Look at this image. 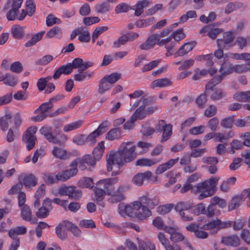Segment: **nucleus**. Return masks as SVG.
Segmentation results:
<instances>
[{
  "label": "nucleus",
  "instance_id": "obj_1",
  "mask_svg": "<svg viewBox=\"0 0 250 250\" xmlns=\"http://www.w3.org/2000/svg\"><path fill=\"white\" fill-rule=\"evenodd\" d=\"M135 149L136 146L131 142L122 143L117 151L109 154L107 159V171L119 169L125 163L134 160L136 157Z\"/></svg>",
  "mask_w": 250,
  "mask_h": 250
},
{
  "label": "nucleus",
  "instance_id": "obj_2",
  "mask_svg": "<svg viewBox=\"0 0 250 250\" xmlns=\"http://www.w3.org/2000/svg\"><path fill=\"white\" fill-rule=\"evenodd\" d=\"M219 179L217 177H211L208 180L198 183L193 187L186 182L180 190L182 193L191 190L193 193H200L198 199L202 200L205 198L212 196L215 192V188Z\"/></svg>",
  "mask_w": 250,
  "mask_h": 250
},
{
  "label": "nucleus",
  "instance_id": "obj_3",
  "mask_svg": "<svg viewBox=\"0 0 250 250\" xmlns=\"http://www.w3.org/2000/svg\"><path fill=\"white\" fill-rule=\"evenodd\" d=\"M117 177L106 178L103 185L106 187L107 195L110 196L108 201L112 203H117L125 199V192L129 189V186L124 184H120L116 188L114 185L118 182Z\"/></svg>",
  "mask_w": 250,
  "mask_h": 250
},
{
  "label": "nucleus",
  "instance_id": "obj_4",
  "mask_svg": "<svg viewBox=\"0 0 250 250\" xmlns=\"http://www.w3.org/2000/svg\"><path fill=\"white\" fill-rule=\"evenodd\" d=\"M106 180V178L100 180L97 182L94 189L95 200L97 203L103 207L104 205L102 201L104 198L105 194H107L106 187L103 184Z\"/></svg>",
  "mask_w": 250,
  "mask_h": 250
},
{
  "label": "nucleus",
  "instance_id": "obj_5",
  "mask_svg": "<svg viewBox=\"0 0 250 250\" xmlns=\"http://www.w3.org/2000/svg\"><path fill=\"white\" fill-rule=\"evenodd\" d=\"M37 130V127L32 126L27 129L25 134L22 137V140L26 143L28 150H31L35 145V142L37 139L34 135Z\"/></svg>",
  "mask_w": 250,
  "mask_h": 250
},
{
  "label": "nucleus",
  "instance_id": "obj_6",
  "mask_svg": "<svg viewBox=\"0 0 250 250\" xmlns=\"http://www.w3.org/2000/svg\"><path fill=\"white\" fill-rule=\"evenodd\" d=\"M157 180V177L156 176L152 177V173L150 171L137 173L132 179L133 183L139 186H142L145 181H150L155 182Z\"/></svg>",
  "mask_w": 250,
  "mask_h": 250
},
{
  "label": "nucleus",
  "instance_id": "obj_7",
  "mask_svg": "<svg viewBox=\"0 0 250 250\" xmlns=\"http://www.w3.org/2000/svg\"><path fill=\"white\" fill-rule=\"evenodd\" d=\"M159 109L157 106H150L144 108V106H140L132 114L134 118L137 120H142L147 116L152 114Z\"/></svg>",
  "mask_w": 250,
  "mask_h": 250
},
{
  "label": "nucleus",
  "instance_id": "obj_8",
  "mask_svg": "<svg viewBox=\"0 0 250 250\" xmlns=\"http://www.w3.org/2000/svg\"><path fill=\"white\" fill-rule=\"evenodd\" d=\"M53 105L50 102L43 103L35 111V113H38L40 112V114L32 118V120L35 122H41L45 119L47 114L46 112L51 109Z\"/></svg>",
  "mask_w": 250,
  "mask_h": 250
},
{
  "label": "nucleus",
  "instance_id": "obj_9",
  "mask_svg": "<svg viewBox=\"0 0 250 250\" xmlns=\"http://www.w3.org/2000/svg\"><path fill=\"white\" fill-rule=\"evenodd\" d=\"M107 124V121L103 122L96 130L90 133L87 137L85 136V141L90 143L91 145L95 144L96 142V138L105 132Z\"/></svg>",
  "mask_w": 250,
  "mask_h": 250
},
{
  "label": "nucleus",
  "instance_id": "obj_10",
  "mask_svg": "<svg viewBox=\"0 0 250 250\" xmlns=\"http://www.w3.org/2000/svg\"><path fill=\"white\" fill-rule=\"evenodd\" d=\"M234 39V33L232 32H226L224 33L222 39L217 40V46L222 48H227L231 47L234 45L232 44Z\"/></svg>",
  "mask_w": 250,
  "mask_h": 250
},
{
  "label": "nucleus",
  "instance_id": "obj_11",
  "mask_svg": "<svg viewBox=\"0 0 250 250\" xmlns=\"http://www.w3.org/2000/svg\"><path fill=\"white\" fill-rule=\"evenodd\" d=\"M163 230L166 232L170 234V239L174 243H177L185 239L184 235L179 232H178L177 228L172 227L165 226Z\"/></svg>",
  "mask_w": 250,
  "mask_h": 250
},
{
  "label": "nucleus",
  "instance_id": "obj_12",
  "mask_svg": "<svg viewBox=\"0 0 250 250\" xmlns=\"http://www.w3.org/2000/svg\"><path fill=\"white\" fill-rule=\"evenodd\" d=\"M221 243L227 246L237 247L240 245L241 240L236 234H231L222 236Z\"/></svg>",
  "mask_w": 250,
  "mask_h": 250
},
{
  "label": "nucleus",
  "instance_id": "obj_13",
  "mask_svg": "<svg viewBox=\"0 0 250 250\" xmlns=\"http://www.w3.org/2000/svg\"><path fill=\"white\" fill-rule=\"evenodd\" d=\"M159 41L158 34H153L148 37L145 42L139 45V48L142 50H148L155 46Z\"/></svg>",
  "mask_w": 250,
  "mask_h": 250
},
{
  "label": "nucleus",
  "instance_id": "obj_14",
  "mask_svg": "<svg viewBox=\"0 0 250 250\" xmlns=\"http://www.w3.org/2000/svg\"><path fill=\"white\" fill-rule=\"evenodd\" d=\"M139 200L143 203V206L146 207L148 208H153L159 203V200L156 196L148 195L147 194L140 198Z\"/></svg>",
  "mask_w": 250,
  "mask_h": 250
},
{
  "label": "nucleus",
  "instance_id": "obj_15",
  "mask_svg": "<svg viewBox=\"0 0 250 250\" xmlns=\"http://www.w3.org/2000/svg\"><path fill=\"white\" fill-rule=\"evenodd\" d=\"M40 131L49 142L53 144H62L61 140L58 139L52 133L51 127L49 126H43L41 128Z\"/></svg>",
  "mask_w": 250,
  "mask_h": 250
},
{
  "label": "nucleus",
  "instance_id": "obj_16",
  "mask_svg": "<svg viewBox=\"0 0 250 250\" xmlns=\"http://www.w3.org/2000/svg\"><path fill=\"white\" fill-rule=\"evenodd\" d=\"M19 12V10L11 7L6 13V16L7 20L8 21H15L16 20L22 21L23 20L27 15V12L25 10H22L20 16L18 15Z\"/></svg>",
  "mask_w": 250,
  "mask_h": 250
},
{
  "label": "nucleus",
  "instance_id": "obj_17",
  "mask_svg": "<svg viewBox=\"0 0 250 250\" xmlns=\"http://www.w3.org/2000/svg\"><path fill=\"white\" fill-rule=\"evenodd\" d=\"M247 8V5L243 2L235 1L229 2L226 6L225 9V13L229 14L231 12L241 9L245 10Z\"/></svg>",
  "mask_w": 250,
  "mask_h": 250
},
{
  "label": "nucleus",
  "instance_id": "obj_18",
  "mask_svg": "<svg viewBox=\"0 0 250 250\" xmlns=\"http://www.w3.org/2000/svg\"><path fill=\"white\" fill-rule=\"evenodd\" d=\"M52 153L55 157L61 160H65L68 159L71 157L69 153L65 149L60 147H54Z\"/></svg>",
  "mask_w": 250,
  "mask_h": 250
},
{
  "label": "nucleus",
  "instance_id": "obj_19",
  "mask_svg": "<svg viewBox=\"0 0 250 250\" xmlns=\"http://www.w3.org/2000/svg\"><path fill=\"white\" fill-rule=\"evenodd\" d=\"M196 43L195 42H192L184 43L176 52L175 55L177 56H184L191 51L195 46Z\"/></svg>",
  "mask_w": 250,
  "mask_h": 250
},
{
  "label": "nucleus",
  "instance_id": "obj_20",
  "mask_svg": "<svg viewBox=\"0 0 250 250\" xmlns=\"http://www.w3.org/2000/svg\"><path fill=\"white\" fill-rule=\"evenodd\" d=\"M76 174V169H69L59 172L56 175V178L57 181H65Z\"/></svg>",
  "mask_w": 250,
  "mask_h": 250
},
{
  "label": "nucleus",
  "instance_id": "obj_21",
  "mask_svg": "<svg viewBox=\"0 0 250 250\" xmlns=\"http://www.w3.org/2000/svg\"><path fill=\"white\" fill-rule=\"evenodd\" d=\"M178 158L175 159H170L168 162L164 163V164L160 165L156 170V174H161L170 168L175 164H176L178 161Z\"/></svg>",
  "mask_w": 250,
  "mask_h": 250
},
{
  "label": "nucleus",
  "instance_id": "obj_22",
  "mask_svg": "<svg viewBox=\"0 0 250 250\" xmlns=\"http://www.w3.org/2000/svg\"><path fill=\"white\" fill-rule=\"evenodd\" d=\"M25 27L19 25H14L11 28V34L16 39H21L24 36Z\"/></svg>",
  "mask_w": 250,
  "mask_h": 250
},
{
  "label": "nucleus",
  "instance_id": "obj_23",
  "mask_svg": "<svg viewBox=\"0 0 250 250\" xmlns=\"http://www.w3.org/2000/svg\"><path fill=\"white\" fill-rule=\"evenodd\" d=\"M149 1L148 0H142L139 1L134 6V10H135L134 15L136 16H139L144 11V8L147 7L149 5Z\"/></svg>",
  "mask_w": 250,
  "mask_h": 250
},
{
  "label": "nucleus",
  "instance_id": "obj_24",
  "mask_svg": "<svg viewBox=\"0 0 250 250\" xmlns=\"http://www.w3.org/2000/svg\"><path fill=\"white\" fill-rule=\"evenodd\" d=\"M27 231V229L24 226H19L11 229L9 231V237L14 239L16 240L18 235H23Z\"/></svg>",
  "mask_w": 250,
  "mask_h": 250
},
{
  "label": "nucleus",
  "instance_id": "obj_25",
  "mask_svg": "<svg viewBox=\"0 0 250 250\" xmlns=\"http://www.w3.org/2000/svg\"><path fill=\"white\" fill-rule=\"evenodd\" d=\"M172 82L167 78L159 79L153 81L150 84L152 88L155 87H164L170 85Z\"/></svg>",
  "mask_w": 250,
  "mask_h": 250
},
{
  "label": "nucleus",
  "instance_id": "obj_26",
  "mask_svg": "<svg viewBox=\"0 0 250 250\" xmlns=\"http://www.w3.org/2000/svg\"><path fill=\"white\" fill-rule=\"evenodd\" d=\"M111 84H110L103 77L99 82L98 92L99 94L103 95L105 92L108 91L111 88Z\"/></svg>",
  "mask_w": 250,
  "mask_h": 250
},
{
  "label": "nucleus",
  "instance_id": "obj_27",
  "mask_svg": "<svg viewBox=\"0 0 250 250\" xmlns=\"http://www.w3.org/2000/svg\"><path fill=\"white\" fill-rule=\"evenodd\" d=\"M11 118L10 114H7L0 118V126L3 131L7 130L9 125L12 123Z\"/></svg>",
  "mask_w": 250,
  "mask_h": 250
},
{
  "label": "nucleus",
  "instance_id": "obj_28",
  "mask_svg": "<svg viewBox=\"0 0 250 250\" xmlns=\"http://www.w3.org/2000/svg\"><path fill=\"white\" fill-rule=\"evenodd\" d=\"M37 183V179L33 174L25 176L23 179V184L28 188L36 186Z\"/></svg>",
  "mask_w": 250,
  "mask_h": 250
},
{
  "label": "nucleus",
  "instance_id": "obj_29",
  "mask_svg": "<svg viewBox=\"0 0 250 250\" xmlns=\"http://www.w3.org/2000/svg\"><path fill=\"white\" fill-rule=\"evenodd\" d=\"M63 223L65 228L71 231L74 235L79 236L81 235V231L77 226L68 221H64Z\"/></svg>",
  "mask_w": 250,
  "mask_h": 250
},
{
  "label": "nucleus",
  "instance_id": "obj_30",
  "mask_svg": "<svg viewBox=\"0 0 250 250\" xmlns=\"http://www.w3.org/2000/svg\"><path fill=\"white\" fill-rule=\"evenodd\" d=\"M20 208L22 218L27 221H31L32 219V211L29 206L27 205Z\"/></svg>",
  "mask_w": 250,
  "mask_h": 250
},
{
  "label": "nucleus",
  "instance_id": "obj_31",
  "mask_svg": "<svg viewBox=\"0 0 250 250\" xmlns=\"http://www.w3.org/2000/svg\"><path fill=\"white\" fill-rule=\"evenodd\" d=\"M233 98L239 102H250V91L235 93L233 95Z\"/></svg>",
  "mask_w": 250,
  "mask_h": 250
},
{
  "label": "nucleus",
  "instance_id": "obj_32",
  "mask_svg": "<svg viewBox=\"0 0 250 250\" xmlns=\"http://www.w3.org/2000/svg\"><path fill=\"white\" fill-rule=\"evenodd\" d=\"M136 216L140 220H144L151 215V212L149 208L142 206L141 211L136 212Z\"/></svg>",
  "mask_w": 250,
  "mask_h": 250
},
{
  "label": "nucleus",
  "instance_id": "obj_33",
  "mask_svg": "<svg viewBox=\"0 0 250 250\" xmlns=\"http://www.w3.org/2000/svg\"><path fill=\"white\" fill-rule=\"evenodd\" d=\"M78 186L82 188H92L94 183L92 179L89 177H83L78 182Z\"/></svg>",
  "mask_w": 250,
  "mask_h": 250
},
{
  "label": "nucleus",
  "instance_id": "obj_34",
  "mask_svg": "<svg viewBox=\"0 0 250 250\" xmlns=\"http://www.w3.org/2000/svg\"><path fill=\"white\" fill-rule=\"evenodd\" d=\"M44 33V31H42L34 35L31 39V40L28 41L25 44V46L26 47H29L35 44L37 42L42 39Z\"/></svg>",
  "mask_w": 250,
  "mask_h": 250
},
{
  "label": "nucleus",
  "instance_id": "obj_35",
  "mask_svg": "<svg viewBox=\"0 0 250 250\" xmlns=\"http://www.w3.org/2000/svg\"><path fill=\"white\" fill-rule=\"evenodd\" d=\"M157 238L160 243L164 246L165 250H168L171 249V245L170 244L169 240L166 238L163 232H159Z\"/></svg>",
  "mask_w": 250,
  "mask_h": 250
},
{
  "label": "nucleus",
  "instance_id": "obj_36",
  "mask_svg": "<svg viewBox=\"0 0 250 250\" xmlns=\"http://www.w3.org/2000/svg\"><path fill=\"white\" fill-rule=\"evenodd\" d=\"M121 137V131L118 128H112L106 134V139L109 140H114Z\"/></svg>",
  "mask_w": 250,
  "mask_h": 250
},
{
  "label": "nucleus",
  "instance_id": "obj_37",
  "mask_svg": "<svg viewBox=\"0 0 250 250\" xmlns=\"http://www.w3.org/2000/svg\"><path fill=\"white\" fill-rule=\"evenodd\" d=\"M83 121L79 120L76 122H74L64 125L63 127V130L65 132H68L73 130L77 129L80 128L83 125Z\"/></svg>",
  "mask_w": 250,
  "mask_h": 250
},
{
  "label": "nucleus",
  "instance_id": "obj_38",
  "mask_svg": "<svg viewBox=\"0 0 250 250\" xmlns=\"http://www.w3.org/2000/svg\"><path fill=\"white\" fill-rule=\"evenodd\" d=\"M157 163L158 161L153 159L142 158L138 160L136 162V165L141 167H150L155 165Z\"/></svg>",
  "mask_w": 250,
  "mask_h": 250
},
{
  "label": "nucleus",
  "instance_id": "obj_39",
  "mask_svg": "<svg viewBox=\"0 0 250 250\" xmlns=\"http://www.w3.org/2000/svg\"><path fill=\"white\" fill-rule=\"evenodd\" d=\"M122 76V74L119 73H112L109 75H106L104 78L110 84H112L119 80Z\"/></svg>",
  "mask_w": 250,
  "mask_h": 250
},
{
  "label": "nucleus",
  "instance_id": "obj_40",
  "mask_svg": "<svg viewBox=\"0 0 250 250\" xmlns=\"http://www.w3.org/2000/svg\"><path fill=\"white\" fill-rule=\"evenodd\" d=\"M172 125L171 124H169L167 125L163 130V133L161 140V143L167 141L170 137L172 134Z\"/></svg>",
  "mask_w": 250,
  "mask_h": 250
},
{
  "label": "nucleus",
  "instance_id": "obj_41",
  "mask_svg": "<svg viewBox=\"0 0 250 250\" xmlns=\"http://www.w3.org/2000/svg\"><path fill=\"white\" fill-rule=\"evenodd\" d=\"M82 59L80 58H77L74 59L72 63H68L66 64V66L70 73L73 68H78L80 69L82 63Z\"/></svg>",
  "mask_w": 250,
  "mask_h": 250
},
{
  "label": "nucleus",
  "instance_id": "obj_42",
  "mask_svg": "<svg viewBox=\"0 0 250 250\" xmlns=\"http://www.w3.org/2000/svg\"><path fill=\"white\" fill-rule=\"evenodd\" d=\"M235 44H237L240 49H243L247 45H250V38H244L239 36L236 38Z\"/></svg>",
  "mask_w": 250,
  "mask_h": 250
},
{
  "label": "nucleus",
  "instance_id": "obj_43",
  "mask_svg": "<svg viewBox=\"0 0 250 250\" xmlns=\"http://www.w3.org/2000/svg\"><path fill=\"white\" fill-rule=\"evenodd\" d=\"M218 219L212 220L210 222L204 225V229L206 230H213L214 233H216L219 229Z\"/></svg>",
  "mask_w": 250,
  "mask_h": 250
},
{
  "label": "nucleus",
  "instance_id": "obj_44",
  "mask_svg": "<svg viewBox=\"0 0 250 250\" xmlns=\"http://www.w3.org/2000/svg\"><path fill=\"white\" fill-rule=\"evenodd\" d=\"M243 197L242 196H236L233 197L229 205V209L232 210L240 206V203L243 201Z\"/></svg>",
  "mask_w": 250,
  "mask_h": 250
},
{
  "label": "nucleus",
  "instance_id": "obj_45",
  "mask_svg": "<svg viewBox=\"0 0 250 250\" xmlns=\"http://www.w3.org/2000/svg\"><path fill=\"white\" fill-rule=\"evenodd\" d=\"M197 17V13L194 10L187 11L185 14L183 15L179 19V23H182L186 22L189 19Z\"/></svg>",
  "mask_w": 250,
  "mask_h": 250
},
{
  "label": "nucleus",
  "instance_id": "obj_46",
  "mask_svg": "<svg viewBox=\"0 0 250 250\" xmlns=\"http://www.w3.org/2000/svg\"><path fill=\"white\" fill-rule=\"evenodd\" d=\"M95 9L98 13L105 14L110 10V6L107 2H104L97 5Z\"/></svg>",
  "mask_w": 250,
  "mask_h": 250
},
{
  "label": "nucleus",
  "instance_id": "obj_47",
  "mask_svg": "<svg viewBox=\"0 0 250 250\" xmlns=\"http://www.w3.org/2000/svg\"><path fill=\"white\" fill-rule=\"evenodd\" d=\"M234 116H231L223 119L220 122L221 125L225 128H231L232 127Z\"/></svg>",
  "mask_w": 250,
  "mask_h": 250
},
{
  "label": "nucleus",
  "instance_id": "obj_48",
  "mask_svg": "<svg viewBox=\"0 0 250 250\" xmlns=\"http://www.w3.org/2000/svg\"><path fill=\"white\" fill-rule=\"evenodd\" d=\"M245 220L243 218H239L232 221V226L233 229L234 231H239L242 229L245 225Z\"/></svg>",
  "mask_w": 250,
  "mask_h": 250
},
{
  "label": "nucleus",
  "instance_id": "obj_49",
  "mask_svg": "<svg viewBox=\"0 0 250 250\" xmlns=\"http://www.w3.org/2000/svg\"><path fill=\"white\" fill-rule=\"evenodd\" d=\"M191 211L193 215H198L201 214H206V207L203 203L198 204L196 206L192 207V209Z\"/></svg>",
  "mask_w": 250,
  "mask_h": 250
},
{
  "label": "nucleus",
  "instance_id": "obj_50",
  "mask_svg": "<svg viewBox=\"0 0 250 250\" xmlns=\"http://www.w3.org/2000/svg\"><path fill=\"white\" fill-rule=\"evenodd\" d=\"M94 73L93 72H79L78 74H76L74 75V80L78 82H81L84 81L87 77L88 78L91 77Z\"/></svg>",
  "mask_w": 250,
  "mask_h": 250
},
{
  "label": "nucleus",
  "instance_id": "obj_51",
  "mask_svg": "<svg viewBox=\"0 0 250 250\" xmlns=\"http://www.w3.org/2000/svg\"><path fill=\"white\" fill-rule=\"evenodd\" d=\"M53 59L52 56L47 55L37 60L35 64L37 65H45L48 64Z\"/></svg>",
  "mask_w": 250,
  "mask_h": 250
},
{
  "label": "nucleus",
  "instance_id": "obj_52",
  "mask_svg": "<svg viewBox=\"0 0 250 250\" xmlns=\"http://www.w3.org/2000/svg\"><path fill=\"white\" fill-rule=\"evenodd\" d=\"M73 186H62L60 188L58 189V193L59 195L62 196H68L69 198L70 194L72 193V192L73 190Z\"/></svg>",
  "mask_w": 250,
  "mask_h": 250
},
{
  "label": "nucleus",
  "instance_id": "obj_53",
  "mask_svg": "<svg viewBox=\"0 0 250 250\" xmlns=\"http://www.w3.org/2000/svg\"><path fill=\"white\" fill-rule=\"evenodd\" d=\"M148 247L149 250H156L155 245L150 242L148 241L146 242L143 240H140L139 241V250H147Z\"/></svg>",
  "mask_w": 250,
  "mask_h": 250
},
{
  "label": "nucleus",
  "instance_id": "obj_54",
  "mask_svg": "<svg viewBox=\"0 0 250 250\" xmlns=\"http://www.w3.org/2000/svg\"><path fill=\"white\" fill-rule=\"evenodd\" d=\"M62 74L68 75L70 74L66 65H63L60 67L54 73L53 78L55 80H57L60 77Z\"/></svg>",
  "mask_w": 250,
  "mask_h": 250
},
{
  "label": "nucleus",
  "instance_id": "obj_55",
  "mask_svg": "<svg viewBox=\"0 0 250 250\" xmlns=\"http://www.w3.org/2000/svg\"><path fill=\"white\" fill-rule=\"evenodd\" d=\"M220 72L223 77L233 72L232 65L223 63L220 68Z\"/></svg>",
  "mask_w": 250,
  "mask_h": 250
},
{
  "label": "nucleus",
  "instance_id": "obj_56",
  "mask_svg": "<svg viewBox=\"0 0 250 250\" xmlns=\"http://www.w3.org/2000/svg\"><path fill=\"white\" fill-rule=\"evenodd\" d=\"M51 76H48L46 78H40V79H39L37 83V85L38 87L39 90L40 91L43 90L47 85V82L51 80Z\"/></svg>",
  "mask_w": 250,
  "mask_h": 250
},
{
  "label": "nucleus",
  "instance_id": "obj_57",
  "mask_svg": "<svg viewBox=\"0 0 250 250\" xmlns=\"http://www.w3.org/2000/svg\"><path fill=\"white\" fill-rule=\"evenodd\" d=\"M192 208V205L188 203L180 202L178 203L175 206V208L177 211L179 212V213L182 211H184L187 209H189Z\"/></svg>",
  "mask_w": 250,
  "mask_h": 250
},
{
  "label": "nucleus",
  "instance_id": "obj_58",
  "mask_svg": "<svg viewBox=\"0 0 250 250\" xmlns=\"http://www.w3.org/2000/svg\"><path fill=\"white\" fill-rule=\"evenodd\" d=\"M217 111V107L215 105L211 104L204 111L205 116L209 118L214 116Z\"/></svg>",
  "mask_w": 250,
  "mask_h": 250
},
{
  "label": "nucleus",
  "instance_id": "obj_59",
  "mask_svg": "<svg viewBox=\"0 0 250 250\" xmlns=\"http://www.w3.org/2000/svg\"><path fill=\"white\" fill-rule=\"evenodd\" d=\"M160 62V60L152 61L147 64H145L142 68V72L150 71L153 68L158 66Z\"/></svg>",
  "mask_w": 250,
  "mask_h": 250
},
{
  "label": "nucleus",
  "instance_id": "obj_60",
  "mask_svg": "<svg viewBox=\"0 0 250 250\" xmlns=\"http://www.w3.org/2000/svg\"><path fill=\"white\" fill-rule=\"evenodd\" d=\"M108 29L107 26H101L96 28L92 34V42H95L96 39L103 32Z\"/></svg>",
  "mask_w": 250,
  "mask_h": 250
},
{
  "label": "nucleus",
  "instance_id": "obj_61",
  "mask_svg": "<svg viewBox=\"0 0 250 250\" xmlns=\"http://www.w3.org/2000/svg\"><path fill=\"white\" fill-rule=\"evenodd\" d=\"M127 42V35H124L120 37L117 41L114 42L113 47L119 48L121 45L125 44Z\"/></svg>",
  "mask_w": 250,
  "mask_h": 250
},
{
  "label": "nucleus",
  "instance_id": "obj_62",
  "mask_svg": "<svg viewBox=\"0 0 250 250\" xmlns=\"http://www.w3.org/2000/svg\"><path fill=\"white\" fill-rule=\"evenodd\" d=\"M173 207L172 204H167L161 206L157 208V211L159 213L164 215L169 212Z\"/></svg>",
  "mask_w": 250,
  "mask_h": 250
},
{
  "label": "nucleus",
  "instance_id": "obj_63",
  "mask_svg": "<svg viewBox=\"0 0 250 250\" xmlns=\"http://www.w3.org/2000/svg\"><path fill=\"white\" fill-rule=\"evenodd\" d=\"M192 209V208H191L189 209H187L180 212V215L183 221H190L193 220L191 216L193 213L191 211Z\"/></svg>",
  "mask_w": 250,
  "mask_h": 250
},
{
  "label": "nucleus",
  "instance_id": "obj_64",
  "mask_svg": "<svg viewBox=\"0 0 250 250\" xmlns=\"http://www.w3.org/2000/svg\"><path fill=\"white\" fill-rule=\"evenodd\" d=\"M241 239L248 244H250V230L248 229H243L240 233Z\"/></svg>",
  "mask_w": 250,
  "mask_h": 250
}]
</instances>
